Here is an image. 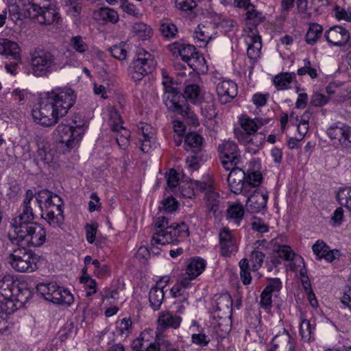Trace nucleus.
<instances>
[{
	"instance_id": "f257e3e1",
	"label": "nucleus",
	"mask_w": 351,
	"mask_h": 351,
	"mask_svg": "<svg viewBox=\"0 0 351 351\" xmlns=\"http://www.w3.org/2000/svg\"><path fill=\"white\" fill-rule=\"evenodd\" d=\"M76 96L69 88L58 93L51 92L32 110L34 121L45 127H51L65 116L75 102Z\"/></svg>"
},
{
	"instance_id": "f03ea898",
	"label": "nucleus",
	"mask_w": 351,
	"mask_h": 351,
	"mask_svg": "<svg viewBox=\"0 0 351 351\" xmlns=\"http://www.w3.org/2000/svg\"><path fill=\"white\" fill-rule=\"evenodd\" d=\"M31 69L36 77H47L63 67L62 56L56 51L36 48L30 52Z\"/></svg>"
},
{
	"instance_id": "7ed1b4c3",
	"label": "nucleus",
	"mask_w": 351,
	"mask_h": 351,
	"mask_svg": "<svg viewBox=\"0 0 351 351\" xmlns=\"http://www.w3.org/2000/svg\"><path fill=\"white\" fill-rule=\"evenodd\" d=\"M27 3L25 16L40 25H58L60 16L57 10L56 0H23Z\"/></svg>"
},
{
	"instance_id": "20e7f679",
	"label": "nucleus",
	"mask_w": 351,
	"mask_h": 351,
	"mask_svg": "<svg viewBox=\"0 0 351 351\" xmlns=\"http://www.w3.org/2000/svg\"><path fill=\"white\" fill-rule=\"evenodd\" d=\"M14 235L8 234L10 241L16 245L40 247L46 241V230L37 222L27 223L14 228Z\"/></svg>"
},
{
	"instance_id": "39448f33",
	"label": "nucleus",
	"mask_w": 351,
	"mask_h": 351,
	"mask_svg": "<svg viewBox=\"0 0 351 351\" xmlns=\"http://www.w3.org/2000/svg\"><path fill=\"white\" fill-rule=\"evenodd\" d=\"M8 259L11 267L19 272H32L37 269L36 254L25 247L13 249Z\"/></svg>"
},
{
	"instance_id": "423d86ee",
	"label": "nucleus",
	"mask_w": 351,
	"mask_h": 351,
	"mask_svg": "<svg viewBox=\"0 0 351 351\" xmlns=\"http://www.w3.org/2000/svg\"><path fill=\"white\" fill-rule=\"evenodd\" d=\"M189 235L188 226L184 222L171 223L167 230H158L152 237V245L176 244Z\"/></svg>"
},
{
	"instance_id": "0eeeda50",
	"label": "nucleus",
	"mask_w": 351,
	"mask_h": 351,
	"mask_svg": "<svg viewBox=\"0 0 351 351\" xmlns=\"http://www.w3.org/2000/svg\"><path fill=\"white\" fill-rule=\"evenodd\" d=\"M163 101L169 110L180 114L186 119L189 123L195 126L199 125L197 117L189 108L185 97L180 92L164 97Z\"/></svg>"
},
{
	"instance_id": "6e6552de",
	"label": "nucleus",
	"mask_w": 351,
	"mask_h": 351,
	"mask_svg": "<svg viewBox=\"0 0 351 351\" xmlns=\"http://www.w3.org/2000/svg\"><path fill=\"white\" fill-rule=\"evenodd\" d=\"M143 51L139 52L138 57L134 59L128 68V73L134 82H139L143 77L151 73L154 69L156 62L151 58V54Z\"/></svg>"
},
{
	"instance_id": "1a4fd4ad",
	"label": "nucleus",
	"mask_w": 351,
	"mask_h": 351,
	"mask_svg": "<svg viewBox=\"0 0 351 351\" xmlns=\"http://www.w3.org/2000/svg\"><path fill=\"white\" fill-rule=\"evenodd\" d=\"M218 150L221 164L226 171H229L232 167L237 166L241 162V152L234 142L224 141L219 145Z\"/></svg>"
},
{
	"instance_id": "9d476101",
	"label": "nucleus",
	"mask_w": 351,
	"mask_h": 351,
	"mask_svg": "<svg viewBox=\"0 0 351 351\" xmlns=\"http://www.w3.org/2000/svg\"><path fill=\"white\" fill-rule=\"evenodd\" d=\"M16 285L9 276H5L0 280V307L1 309L9 311L16 310V304L13 300Z\"/></svg>"
},
{
	"instance_id": "9b49d317",
	"label": "nucleus",
	"mask_w": 351,
	"mask_h": 351,
	"mask_svg": "<svg viewBox=\"0 0 351 351\" xmlns=\"http://www.w3.org/2000/svg\"><path fill=\"white\" fill-rule=\"evenodd\" d=\"M0 55L10 57L14 60V62L5 64L6 71L14 75L16 74L15 69L21 60L19 45L7 38H0Z\"/></svg>"
},
{
	"instance_id": "f8f14e48",
	"label": "nucleus",
	"mask_w": 351,
	"mask_h": 351,
	"mask_svg": "<svg viewBox=\"0 0 351 351\" xmlns=\"http://www.w3.org/2000/svg\"><path fill=\"white\" fill-rule=\"evenodd\" d=\"M245 208L247 212L257 213L264 212L268 199L267 192L263 189H255L246 195Z\"/></svg>"
},
{
	"instance_id": "ddd939ff",
	"label": "nucleus",
	"mask_w": 351,
	"mask_h": 351,
	"mask_svg": "<svg viewBox=\"0 0 351 351\" xmlns=\"http://www.w3.org/2000/svg\"><path fill=\"white\" fill-rule=\"evenodd\" d=\"M70 123H62L56 129V134L59 143L62 147H66L67 151L77 146L81 141V137L75 135Z\"/></svg>"
},
{
	"instance_id": "4468645a",
	"label": "nucleus",
	"mask_w": 351,
	"mask_h": 351,
	"mask_svg": "<svg viewBox=\"0 0 351 351\" xmlns=\"http://www.w3.org/2000/svg\"><path fill=\"white\" fill-rule=\"evenodd\" d=\"M34 195V192L32 190L28 189L26 191L25 197L22 205V212L12 222V226L14 228L19 227L23 224L34 222V215L33 213Z\"/></svg>"
},
{
	"instance_id": "2eb2a0df",
	"label": "nucleus",
	"mask_w": 351,
	"mask_h": 351,
	"mask_svg": "<svg viewBox=\"0 0 351 351\" xmlns=\"http://www.w3.org/2000/svg\"><path fill=\"white\" fill-rule=\"evenodd\" d=\"M228 182L232 192L235 194L243 193L247 195L250 190L245 186V172L237 166L229 169Z\"/></svg>"
},
{
	"instance_id": "dca6fc26",
	"label": "nucleus",
	"mask_w": 351,
	"mask_h": 351,
	"mask_svg": "<svg viewBox=\"0 0 351 351\" xmlns=\"http://www.w3.org/2000/svg\"><path fill=\"white\" fill-rule=\"evenodd\" d=\"M195 186L199 190L206 191L205 199L206 205V211L208 213H213L215 215L219 210L220 204V197L210 184L205 182L196 181Z\"/></svg>"
},
{
	"instance_id": "f3484780",
	"label": "nucleus",
	"mask_w": 351,
	"mask_h": 351,
	"mask_svg": "<svg viewBox=\"0 0 351 351\" xmlns=\"http://www.w3.org/2000/svg\"><path fill=\"white\" fill-rule=\"evenodd\" d=\"M327 134L331 140H337L346 147H351V127L337 123L327 130Z\"/></svg>"
},
{
	"instance_id": "a211bd4d",
	"label": "nucleus",
	"mask_w": 351,
	"mask_h": 351,
	"mask_svg": "<svg viewBox=\"0 0 351 351\" xmlns=\"http://www.w3.org/2000/svg\"><path fill=\"white\" fill-rule=\"evenodd\" d=\"M324 37L326 41L335 46L344 47L350 43V34L348 31L339 25H335L324 33Z\"/></svg>"
},
{
	"instance_id": "6ab92c4d",
	"label": "nucleus",
	"mask_w": 351,
	"mask_h": 351,
	"mask_svg": "<svg viewBox=\"0 0 351 351\" xmlns=\"http://www.w3.org/2000/svg\"><path fill=\"white\" fill-rule=\"evenodd\" d=\"M219 241L221 256H230L232 253L237 252L236 239L228 228H223L219 231Z\"/></svg>"
},
{
	"instance_id": "aec40b11",
	"label": "nucleus",
	"mask_w": 351,
	"mask_h": 351,
	"mask_svg": "<svg viewBox=\"0 0 351 351\" xmlns=\"http://www.w3.org/2000/svg\"><path fill=\"white\" fill-rule=\"evenodd\" d=\"M216 91L221 104L230 102L237 95V85L232 80H223L218 83Z\"/></svg>"
},
{
	"instance_id": "412c9836",
	"label": "nucleus",
	"mask_w": 351,
	"mask_h": 351,
	"mask_svg": "<svg viewBox=\"0 0 351 351\" xmlns=\"http://www.w3.org/2000/svg\"><path fill=\"white\" fill-rule=\"evenodd\" d=\"M282 288V282L278 278H271L261 294V305L265 309H269L272 303L271 298L274 293L278 292Z\"/></svg>"
},
{
	"instance_id": "4be33fe9",
	"label": "nucleus",
	"mask_w": 351,
	"mask_h": 351,
	"mask_svg": "<svg viewBox=\"0 0 351 351\" xmlns=\"http://www.w3.org/2000/svg\"><path fill=\"white\" fill-rule=\"evenodd\" d=\"M181 321V317L169 311H162L158 317L157 330L162 332L169 328L176 329L180 326Z\"/></svg>"
},
{
	"instance_id": "5701e85b",
	"label": "nucleus",
	"mask_w": 351,
	"mask_h": 351,
	"mask_svg": "<svg viewBox=\"0 0 351 351\" xmlns=\"http://www.w3.org/2000/svg\"><path fill=\"white\" fill-rule=\"evenodd\" d=\"M35 141L38 147V155L45 163L52 162L53 154L48 138L41 134L35 136Z\"/></svg>"
},
{
	"instance_id": "b1692460",
	"label": "nucleus",
	"mask_w": 351,
	"mask_h": 351,
	"mask_svg": "<svg viewBox=\"0 0 351 351\" xmlns=\"http://www.w3.org/2000/svg\"><path fill=\"white\" fill-rule=\"evenodd\" d=\"M312 249L318 260L324 258L328 263H332L339 254L337 250H330V247L322 240H318L313 245Z\"/></svg>"
},
{
	"instance_id": "393cba45",
	"label": "nucleus",
	"mask_w": 351,
	"mask_h": 351,
	"mask_svg": "<svg viewBox=\"0 0 351 351\" xmlns=\"http://www.w3.org/2000/svg\"><path fill=\"white\" fill-rule=\"evenodd\" d=\"M42 211L41 217L53 228L60 227L64 221V210L62 208L53 207Z\"/></svg>"
},
{
	"instance_id": "a878e982",
	"label": "nucleus",
	"mask_w": 351,
	"mask_h": 351,
	"mask_svg": "<svg viewBox=\"0 0 351 351\" xmlns=\"http://www.w3.org/2000/svg\"><path fill=\"white\" fill-rule=\"evenodd\" d=\"M169 49L173 54L178 53L182 60L186 62L190 67L195 66L194 63L191 62V57L196 50L193 45L175 43L169 45Z\"/></svg>"
},
{
	"instance_id": "bb28decb",
	"label": "nucleus",
	"mask_w": 351,
	"mask_h": 351,
	"mask_svg": "<svg viewBox=\"0 0 351 351\" xmlns=\"http://www.w3.org/2000/svg\"><path fill=\"white\" fill-rule=\"evenodd\" d=\"M50 301L57 304H66L70 306L74 301V298L71 292L58 285V289H55L51 296H49Z\"/></svg>"
},
{
	"instance_id": "cd10ccee",
	"label": "nucleus",
	"mask_w": 351,
	"mask_h": 351,
	"mask_svg": "<svg viewBox=\"0 0 351 351\" xmlns=\"http://www.w3.org/2000/svg\"><path fill=\"white\" fill-rule=\"evenodd\" d=\"M206 267V261L199 257H195L191 259L187 265L186 274L190 276V279H195L199 276Z\"/></svg>"
},
{
	"instance_id": "c85d7f7f",
	"label": "nucleus",
	"mask_w": 351,
	"mask_h": 351,
	"mask_svg": "<svg viewBox=\"0 0 351 351\" xmlns=\"http://www.w3.org/2000/svg\"><path fill=\"white\" fill-rule=\"evenodd\" d=\"M237 139L242 143H247L249 145V147H250L251 145L254 146V147H251V149L255 152L263 145L265 138L262 134H254L253 135L245 136L238 134Z\"/></svg>"
},
{
	"instance_id": "c756f323",
	"label": "nucleus",
	"mask_w": 351,
	"mask_h": 351,
	"mask_svg": "<svg viewBox=\"0 0 351 351\" xmlns=\"http://www.w3.org/2000/svg\"><path fill=\"white\" fill-rule=\"evenodd\" d=\"M163 287L156 285L149 291V300L151 307L154 311L158 310L163 302L165 297Z\"/></svg>"
},
{
	"instance_id": "7c9ffc66",
	"label": "nucleus",
	"mask_w": 351,
	"mask_h": 351,
	"mask_svg": "<svg viewBox=\"0 0 351 351\" xmlns=\"http://www.w3.org/2000/svg\"><path fill=\"white\" fill-rule=\"evenodd\" d=\"M31 298L32 292L28 288L16 285L13 297L14 302L16 304V309L22 307Z\"/></svg>"
},
{
	"instance_id": "2f4dec72",
	"label": "nucleus",
	"mask_w": 351,
	"mask_h": 351,
	"mask_svg": "<svg viewBox=\"0 0 351 351\" xmlns=\"http://www.w3.org/2000/svg\"><path fill=\"white\" fill-rule=\"evenodd\" d=\"M186 101H190L193 104H197L202 99L201 90L196 84H188L185 85L184 95Z\"/></svg>"
},
{
	"instance_id": "473e14b6",
	"label": "nucleus",
	"mask_w": 351,
	"mask_h": 351,
	"mask_svg": "<svg viewBox=\"0 0 351 351\" xmlns=\"http://www.w3.org/2000/svg\"><path fill=\"white\" fill-rule=\"evenodd\" d=\"M240 123L241 128L243 131H237L235 130V136L237 138V134L240 135H253L256 134L257 130L256 128V123L254 121V119L247 117V116H242L240 118Z\"/></svg>"
},
{
	"instance_id": "72a5a7b5",
	"label": "nucleus",
	"mask_w": 351,
	"mask_h": 351,
	"mask_svg": "<svg viewBox=\"0 0 351 351\" xmlns=\"http://www.w3.org/2000/svg\"><path fill=\"white\" fill-rule=\"evenodd\" d=\"M265 242L266 241L265 240H263V241H257L254 245V250L251 253L250 261L252 264L253 270L254 271L258 269L263 263V259L265 258V254L261 250V249H259V246L261 245V243Z\"/></svg>"
},
{
	"instance_id": "f704fd0d",
	"label": "nucleus",
	"mask_w": 351,
	"mask_h": 351,
	"mask_svg": "<svg viewBox=\"0 0 351 351\" xmlns=\"http://www.w3.org/2000/svg\"><path fill=\"white\" fill-rule=\"evenodd\" d=\"M323 31L322 25L317 23H311L305 36L307 44L313 45L319 38Z\"/></svg>"
},
{
	"instance_id": "c9c22d12",
	"label": "nucleus",
	"mask_w": 351,
	"mask_h": 351,
	"mask_svg": "<svg viewBox=\"0 0 351 351\" xmlns=\"http://www.w3.org/2000/svg\"><path fill=\"white\" fill-rule=\"evenodd\" d=\"M262 174L258 171H247L245 173V186L250 190V192L253 189H257L262 182Z\"/></svg>"
},
{
	"instance_id": "e433bc0d",
	"label": "nucleus",
	"mask_w": 351,
	"mask_h": 351,
	"mask_svg": "<svg viewBox=\"0 0 351 351\" xmlns=\"http://www.w3.org/2000/svg\"><path fill=\"white\" fill-rule=\"evenodd\" d=\"M336 198L339 204L351 213V187L341 188L336 194Z\"/></svg>"
},
{
	"instance_id": "4c0bfd02",
	"label": "nucleus",
	"mask_w": 351,
	"mask_h": 351,
	"mask_svg": "<svg viewBox=\"0 0 351 351\" xmlns=\"http://www.w3.org/2000/svg\"><path fill=\"white\" fill-rule=\"evenodd\" d=\"M202 137L196 132L188 134L184 138V145L193 149V152H198L201 149Z\"/></svg>"
},
{
	"instance_id": "58836bf2",
	"label": "nucleus",
	"mask_w": 351,
	"mask_h": 351,
	"mask_svg": "<svg viewBox=\"0 0 351 351\" xmlns=\"http://www.w3.org/2000/svg\"><path fill=\"white\" fill-rule=\"evenodd\" d=\"M194 38L199 43L200 47H205L211 39V35L208 27L203 25H199L194 32Z\"/></svg>"
},
{
	"instance_id": "ea45409f",
	"label": "nucleus",
	"mask_w": 351,
	"mask_h": 351,
	"mask_svg": "<svg viewBox=\"0 0 351 351\" xmlns=\"http://www.w3.org/2000/svg\"><path fill=\"white\" fill-rule=\"evenodd\" d=\"M34 197L36 198V201L33 202L34 204H37L38 208L43 209V206L45 204H48L49 200L53 197L56 194L49 191L47 189L40 190L36 193H34Z\"/></svg>"
},
{
	"instance_id": "a19ab883",
	"label": "nucleus",
	"mask_w": 351,
	"mask_h": 351,
	"mask_svg": "<svg viewBox=\"0 0 351 351\" xmlns=\"http://www.w3.org/2000/svg\"><path fill=\"white\" fill-rule=\"evenodd\" d=\"M132 31L142 40H147L152 35V29L143 23H137L132 26Z\"/></svg>"
},
{
	"instance_id": "79ce46f5",
	"label": "nucleus",
	"mask_w": 351,
	"mask_h": 351,
	"mask_svg": "<svg viewBox=\"0 0 351 351\" xmlns=\"http://www.w3.org/2000/svg\"><path fill=\"white\" fill-rule=\"evenodd\" d=\"M97 16L99 19L112 23H117L119 19L117 12L109 8H101L97 12Z\"/></svg>"
},
{
	"instance_id": "37998d69",
	"label": "nucleus",
	"mask_w": 351,
	"mask_h": 351,
	"mask_svg": "<svg viewBox=\"0 0 351 351\" xmlns=\"http://www.w3.org/2000/svg\"><path fill=\"white\" fill-rule=\"evenodd\" d=\"M294 73H282L277 75L274 80V83L279 90L286 89L287 86L293 81Z\"/></svg>"
},
{
	"instance_id": "c03bdc74",
	"label": "nucleus",
	"mask_w": 351,
	"mask_h": 351,
	"mask_svg": "<svg viewBox=\"0 0 351 351\" xmlns=\"http://www.w3.org/2000/svg\"><path fill=\"white\" fill-rule=\"evenodd\" d=\"M160 31L167 38H175L178 32L177 27L168 21H162L160 23Z\"/></svg>"
},
{
	"instance_id": "a18cd8bd",
	"label": "nucleus",
	"mask_w": 351,
	"mask_h": 351,
	"mask_svg": "<svg viewBox=\"0 0 351 351\" xmlns=\"http://www.w3.org/2000/svg\"><path fill=\"white\" fill-rule=\"evenodd\" d=\"M71 125L73 127L72 129L74 131V134L82 138L88 127V122L84 119H82L80 117L75 115L72 119V124Z\"/></svg>"
},
{
	"instance_id": "49530a36",
	"label": "nucleus",
	"mask_w": 351,
	"mask_h": 351,
	"mask_svg": "<svg viewBox=\"0 0 351 351\" xmlns=\"http://www.w3.org/2000/svg\"><path fill=\"white\" fill-rule=\"evenodd\" d=\"M56 289H58V285L53 282L40 283L36 287L37 292L48 301H50L49 296L53 294Z\"/></svg>"
},
{
	"instance_id": "de8ad7c7",
	"label": "nucleus",
	"mask_w": 351,
	"mask_h": 351,
	"mask_svg": "<svg viewBox=\"0 0 351 351\" xmlns=\"http://www.w3.org/2000/svg\"><path fill=\"white\" fill-rule=\"evenodd\" d=\"M228 217L234 220V221L239 225L240 221L244 215V208L241 204H234L228 209Z\"/></svg>"
},
{
	"instance_id": "09e8293b",
	"label": "nucleus",
	"mask_w": 351,
	"mask_h": 351,
	"mask_svg": "<svg viewBox=\"0 0 351 351\" xmlns=\"http://www.w3.org/2000/svg\"><path fill=\"white\" fill-rule=\"evenodd\" d=\"M314 329L315 327L311 324L309 320H302L300 327V335L302 339L304 341H310Z\"/></svg>"
},
{
	"instance_id": "8fccbe9b",
	"label": "nucleus",
	"mask_w": 351,
	"mask_h": 351,
	"mask_svg": "<svg viewBox=\"0 0 351 351\" xmlns=\"http://www.w3.org/2000/svg\"><path fill=\"white\" fill-rule=\"evenodd\" d=\"M70 44L71 47L80 53H84L88 49L87 44L80 36L72 37Z\"/></svg>"
},
{
	"instance_id": "3c124183",
	"label": "nucleus",
	"mask_w": 351,
	"mask_h": 351,
	"mask_svg": "<svg viewBox=\"0 0 351 351\" xmlns=\"http://www.w3.org/2000/svg\"><path fill=\"white\" fill-rule=\"evenodd\" d=\"M232 306V300L230 295L224 294L217 300V308L219 311H230Z\"/></svg>"
},
{
	"instance_id": "603ef678",
	"label": "nucleus",
	"mask_w": 351,
	"mask_h": 351,
	"mask_svg": "<svg viewBox=\"0 0 351 351\" xmlns=\"http://www.w3.org/2000/svg\"><path fill=\"white\" fill-rule=\"evenodd\" d=\"M291 337L287 330H284L282 334L276 335L271 340L273 348L269 349L267 351H276L278 347L279 343H290Z\"/></svg>"
},
{
	"instance_id": "864d4df0",
	"label": "nucleus",
	"mask_w": 351,
	"mask_h": 351,
	"mask_svg": "<svg viewBox=\"0 0 351 351\" xmlns=\"http://www.w3.org/2000/svg\"><path fill=\"white\" fill-rule=\"evenodd\" d=\"M111 123V129L113 132H119L125 128L122 125L123 121L121 115L117 110H112L110 112Z\"/></svg>"
},
{
	"instance_id": "5fc2aeb1",
	"label": "nucleus",
	"mask_w": 351,
	"mask_h": 351,
	"mask_svg": "<svg viewBox=\"0 0 351 351\" xmlns=\"http://www.w3.org/2000/svg\"><path fill=\"white\" fill-rule=\"evenodd\" d=\"M111 55L119 60H123L128 56V51L125 48V45H113L108 49Z\"/></svg>"
},
{
	"instance_id": "6e6d98bb",
	"label": "nucleus",
	"mask_w": 351,
	"mask_h": 351,
	"mask_svg": "<svg viewBox=\"0 0 351 351\" xmlns=\"http://www.w3.org/2000/svg\"><path fill=\"white\" fill-rule=\"evenodd\" d=\"M163 80L162 82V84L163 86L164 94L162 98L167 97L168 96L178 92L177 88L173 86L172 80L165 75L163 73Z\"/></svg>"
},
{
	"instance_id": "4d7b16f0",
	"label": "nucleus",
	"mask_w": 351,
	"mask_h": 351,
	"mask_svg": "<svg viewBox=\"0 0 351 351\" xmlns=\"http://www.w3.org/2000/svg\"><path fill=\"white\" fill-rule=\"evenodd\" d=\"M252 44H250L247 48V54L250 59H256L260 53L261 47V38H253Z\"/></svg>"
},
{
	"instance_id": "13d9d810",
	"label": "nucleus",
	"mask_w": 351,
	"mask_h": 351,
	"mask_svg": "<svg viewBox=\"0 0 351 351\" xmlns=\"http://www.w3.org/2000/svg\"><path fill=\"white\" fill-rule=\"evenodd\" d=\"M176 8L182 12L191 11L197 7L195 0H176Z\"/></svg>"
},
{
	"instance_id": "bf43d9fd",
	"label": "nucleus",
	"mask_w": 351,
	"mask_h": 351,
	"mask_svg": "<svg viewBox=\"0 0 351 351\" xmlns=\"http://www.w3.org/2000/svg\"><path fill=\"white\" fill-rule=\"evenodd\" d=\"M162 206H159L160 210H164L165 212L171 213L178 208V202L172 197H168L161 202Z\"/></svg>"
},
{
	"instance_id": "052dcab7",
	"label": "nucleus",
	"mask_w": 351,
	"mask_h": 351,
	"mask_svg": "<svg viewBox=\"0 0 351 351\" xmlns=\"http://www.w3.org/2000/svg\"><path fill=\"white\" fill-rule=\"evenodd\" d=\"M278 257L285 259V261H291L293 258L295 253L288 245H280L276 250Z\"/></svg>"
},
{
	"instance_id": "680f3d73",
	"label": "nucleus",
	"mask_w": 351,
	"mask_h": 351,
	"mask_svg": "<svg viewBox=\"0 0 351 351\" xmlns=\"http://www.w3.org/2000/svg\"><path fill=\"white\" fill-rule=\"evenodd\" d=\"M335 16L338 20H345L351 22V8H348L347 10L339 5L335 8Z\"/></svg>"
},
{
	"instance_id": "e2e57ef3",
	"label": "nucleus",
	"mask_w": 351,
	"mask_h": 351,
	"mask_svg": "<svg viewBox=\"0 0 351 351\" xmlns=\"http://www.w3.org/2000/svg\"><path fill=\"white\" fill-rule=\"evenodd\" d=\"M202 113L209 120L214 119L217 114L215 106L213 104H206L202 108Z\"/></svg>"
},
{
	"instance_id": "0e129e2a",
	"label": "nucleus",
	"mask_w": 351,
	"mask_h": 351,
	"mask_svg": "<svg viewBox=\"0 0 351 351\" xmlns=\"http://www.w3.org/2000/svg\"><path fill=\"white\" fill-rule=\"evenodd\" d=\"M62 199L58 195H55L53 197H51L49 200L48 204H45L43 206V209H40L41 211L47 210V209H52L53 207H59V208H62Z\"/></svg>"
},
{
	"instance_id": "69168bd1",
	"label": "nucleus",
	"mask_w": 351,
	"mask_h": 351,
	"mask_svg": "<svg viewBox=\"0 0 351 351\" xmlns=\"http://www.w3.org/2000/svg\"><path fill=\"white\" fill-rule=\"evenodd\" d=\"M97 223H87L85 226L86 239L88 243H93L95 241V235L97 233Z\"/></svg>"
},
{
	"instance_id": "338daca9",
	"label": "nucleus",
	"mask_w": 351,
	"mask_h": 351,
	"mask_svg": "<svg viewBox=\"0 0 351 351\" xmlns=\"http://www.w3.org/2000/svg\"><path fill=\"white\" fill-rule=\"evenodd\" d=\"M328 99L321 93H314L311 98V104L314 106H322L327 104Z\"/></svg>"
},
{
	"instance_id": "774afa93",
	"label": "nucleus",
	"mask_w": 351,
	"mask_h": 351,
	"mask_svg": "<svg viewBox=\"0 0 351 351\" xmlns=\"http://www.w3.org/2000/svg\"><path fill=\"white\" fill-rule=\"evenodd\" d=\"M179 178L178 173L174 169H170L169 173L167 175V186L171 189H174L178 185Z\"/></svg>"
}]
</instances>
